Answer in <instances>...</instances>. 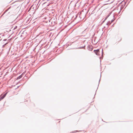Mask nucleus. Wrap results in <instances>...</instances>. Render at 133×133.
Masks as SVG:
<instances>
[{
	"label": "nucleus",
	"mask_w": 133,
	"mask_h": 133,
	"mask_svg": "<svg viewBox=\"0 0 133 133\" xmlns=\"http://www.w3.org/2000/svg\"><path fill=\"white\" fill-rule=\"evenodd\" d=\"M17 28V26H13L12 27V29L13 30H15Z\"/></svg>",
	"instance_id": "nucleus-3"
},
{
	"label": "nucleus",
	"mask_w": 133,
	"mask_h": 133,
	"mask_svg": "<svg viewBox=\"0 0 133 133\" xmlns=\"http://www.w3.org/2000/svg\"><path fill=\"white\" fill-rule=\"evenodd\" d=\"M6 94V93L4 94L3 96H2V95L1 96L0 98V100H2L4 98Z\"/></svg>",
	"instance_id": "nucleus-2"
},
{
	"label": "nucleus",
	"mask_w": 133,
	"mask_h": 133,
	"mask_svg": "<svg viewBox=\"0 0 133 133\" xmlns=\"http://www.w3.org/2000/svg\"><path fill=\"white\" fill-rule=\"evenodd\" d=\"M94 51L95 53L96 54V55L98 56L100 55L99 54V49H97L96 50H94Z\"/></svg>",
	"instance_id": "nucleus-1"
},
{
	"label": "nucleus",
	"mask_w": 133,
	"mask_h": 133,
	"mask_svg": "<svg viewBox=\"0 0 133 133\" xmlns=\"http://www.w3.org/2000/svg\"><path fill=\"white\" fill-rule=\"evenodd\" d=\"M5 45H6V44H5L4 45H3V47H4V46H5Z\"/></svg>",
	"instance_id": "nucleus-4"
}]
</instances>
